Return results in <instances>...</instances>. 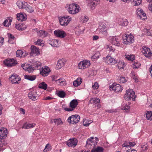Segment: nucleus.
Segmentation results:
<instances>
[{
  "instance_id": "1",
  "label": "nucleus",
  "mask_w": 152,
  "mask_h": 152,
  "mask_svg": "<svg viewBox=\"0 0 152 152\" xmlns=\"http://www.w3.org/2000/svg\"><path fill=\"white\" fill-rule=\"evenodd\" d=\"M41 63L39 61H36L33 63V65L37 69L39 70V72L41 75L45 76L48 75L50 72V68L47 66H45L44 68L41 66Z\"/></svg>"
},
{
  "instance_id": "2",
  "label": "nucleus",
  "mask_w": 152,
  "mask_h": 152,
  "mask_svg": "<svg viewBox=\"0 0 152 152\" xmlns=\"http://www.w3.org/2000/svg\"><path fill=\"white\" fill-rule=\"evenodd\" d=\"M66 7L68 12L72 14H75L78 13L80 10L79 5L75 4H70Z\"/></svg>"
},
{
  "instance_id": "3",
  "label": "nucleus",
  "mask_w": 152,
  "mask_h": 152,
  "mask_svg": "<svg viewBox=\"0 0 152 152\" xmlns=\"http://www.w3.org/2000/svg\"><path fill=\"white\" fill-rule=\"evenodd\" d=\"M135 93L132 89H128L126 91V93L124 96V99L127 100L132 99L134 101L135 99Z\"/></svg>"
},
{
  "instance_id": "4",
  "label": "nucleus",
  "mask_w": 152,
  "mask_h": 152,
  "mask_svg": "<svg viewBox=\"0 0 152 152\" xmlns=\"http://www.w3.org/2000/svg\"><path fill=\"white\" fill-rule=\"evenodd\" d=\"M99 141L98 138L97 137H92L88 139L86 141V145L89 148H90L92 146L93 147L95 146Z\"/></svg>"
},
{
  "instance_id": "5",
  "label": "nucleus",
  "mask_w": 152,
  "mask_h": 152,
  "mask_svg": "<svg viewBox=\"0 0 152 152\" xmlns=\"http://www.w3.org/2000/svg\"><path fill=\"white\" fill-rule=\"evenodd\" d=\"M80 119V116L78 115H75L69 117L67 121L70 124H75L78 123Z\"/></svg>"
},
{
  "instance_id": "6",
  "label": "nucleus",
  "mask_w": 152,
  "mask_h": 152,
  "mask_svg": "<svg viewBox=\"0 0 152 152\" xmlns=\"http://www.w3.org/2000/svg\"><path fill=\"white\" fill-rule=\"evenodd\" d=\"M134 42V37L131 34L128 36L126 35L123 37V43L124 44L128 45L132 44Z\"/></svg>"
},
{
  "instance_id": "7",
  "label": "nucleus",
  "mask_w": 152,
  "mask_h": 152,
  "mask_svg": "<svg viewBox=\"0 0 152 152\" xmlns=\"http://www.w3.org/2000/svg\"><path fill=\"white\" fill-rule=\"evenodd\" d=\"M71 17L67 16L62 17L59 19L61 25L63 26H67L71 20Z\"/></svg>"
},
{
  "instance_id": "8",
  "label": "nucleus",
  "mask_w": 152,
  "mask_h": 152,
  "mask_svg": "<svg viewBox=\"0 0 152 152\" xmlns=\"http://www.w3.org/2000/svg\"><path fill=\"white\" fill-rule=\"evenodd\" d=\"M91 64L90 61L84 60L80 62L78 65V68L81 69H84L89 67Z\"/></svg>"
},
{
  "instance_id": "9",
  "label": "nucleus",
  "mask_w": 152,
  "mask_h": 152,
  "mask_svg": "<svg viewBox=\"0 0 152 152\" xmlns=\"http://www.w3.org/2000/svg\"><path fill=\"white\" fill-rule=\"evenodd\" d=\"M78 104L77 100L74 99L72 100L69 103L70 108H65V110L67 111H70L73 110L76 107Z\"/></svg>"
},
{
  "instance_id": "10",
  "label": "nucleus",
  "mask_w": 152,
  "mask_h": 152,
  "mask_svg": "<svg viewBox=\"0 0 152 152\" xmlns=\"http://www.w3.org/2000/svg\"><path fill=\"white\" fill-rule=\"evenodd\" d=\"M142 54L147 58H150L152 56V53L149 48L146 46H144L142 48Z\"/></svg>"
},
{
  "instance_id": "11",
  "label": "nucleus",
  "mask_w": 152,
  "mask_h": 152,
  "mask_svg": "<svg viewBox=\"0 0 152 152\" xmlns=\"http://www.w3.org/2000/svg\"><path fill=\"white\" fill-rule=\"evenodd\" d=\"M17 62L13 58H8L3 61L4 64L8 67L13 66L16 65Z\"/></svg>"
},
{
  "instance_id": "12",
  "label": "nucleus",
  "mask_w": 152,
  "mask_h": 152,
  "mask_svg": "<svg viewBox=\"0 0 152 152\" xmlns=\"http://www.w3.org/2000/svg\"><path fill=\"white\" fill-rule=\"evenodd\" d=\"M110 90H112L116 92L121 91L123 88L119 84L114 83L110 86Z\"/></svg>"
},
{
  "instance_id": "13",
  "label": "nucleus",
  "mask_w": 152,
  "mask_h": 152,
  "mask_svg": "<svg viewBox=\"0 0 152 152\" xmlns=\"http://www.w3.org/2000/svg\"><path fill=\"white\" fill-rule=\"evenodd\" d=\"M33 62L32 63L33 65V63L35 61H33ZM33 66H34V67H32L29 65L23 64L21 65V66L25 71H28V72L30 73L33 72L34 69H37L36 68H35L34 66L33 65Z\"/></svg>"
},
{
  "instance_id": "14",
  "label": "nucleus",
  "mask_w": 152,
  "mask_h": 152,
  "mask_svg": "<svg viewBox=\"0 0 152 152\" xmlns=\"http://www.w3.org/2000/svg\"><path fill=\"white\" fill-rule=\"evenodd\" d=\"M104 60L105 62L108 64H114L117 62V61L113 58L112 57L110 56H108L105 58H104Z\"/></svg>"
},
{
  "instance_id": "15",
  "label": "nucleus",
  "mask_w": 152,
  "mask_h": 152,
  "mask_svg": "<svg viewBox=\"0 0 152 152\" xmlns=\"http://www.w3.org/2000/svg\"><path fill=\"white\" fill-rule=\"evenodd\" d=\"M137 14L139 18L142 20H145L147 18L146 14L141 8H139L136 10Z\"/></svg>"
},
{
  "instance_id": "16",
  "label": "nucleus",
  "mask_w": 152,
  "mask_h": 152,
  "mask_svg": "<svg viewBox=\"0 0 152 152\" xmlns=\"http://www.w3.org/2000/svg\"><path fill=\"white\" fill-rule=\"evenodd\" d=\"M54 34L57 37L61 38H63L66 36V33L62 30H55L54 31Z\"/></svg>"
},
{
  "instance_id": "17",
  "label": "nucleus",
  "mask_w": 152,
  "mask_h": 152,
  "mask_svg": "<svg viewBox=\"0 0 152 152\" xmlns=\"http://www.w3.org/2000/svg\"><path fill=\"white\" fill-rule=\"evenodd\" d=\"M98 29L100 32L105 36H107L108 33L106 27L103 24H101L99 27Z\"/></svg>"
},
{
  "instance_id": "18",
  "label": "nucleus",
  "mask_w": 152,
  "mask_h": 152,
  "mask_svg": "<svg viewBox=\"0 0 152 152\" xmlns=\"http://www.w3.org/2000/svg\"><path fill=\"white\" fill-rule=\"evenodd\" d=\"M7 129L4 127L0 128V139H3L7 137Z\"/></svg>"
},
{
  "instance_id": "19",
  "label": "nucleus",
  "mask_w": 152,
  "mask_h": 152,
  "mask_svg": "<svg viewBox=\"0 0 152 152\" xmlns=\"http://www.w3.org/2000/svg\"><path fill=\"white\" fill-rule=\"evenodd\" d=\"M77 140L75 139H70L66 142L67 145L69 147H74L77 145Z\"/></svg>"
},
{
  "instance_id": "20",
  "label": "nucleus",
  "mask_w": 152,
  "mask_h": 152,
  "mask_svg": "<svg viewBox=\"0 0 152 152\" xmlns=\"http://www.w3.org/2000/svg\"><path fill=\"white\" fill-rule=\"evenodd\" d=\"M31 52L30 53L31 56L34 55H38L39 54V51L38 48L34 45H32L31 47Z\"/></svg>"
},
{
  "instance_id": "21",
  "label": "nucleus",
  "mask_w": 152,
  "mask_h": 152,
  "mask_svg": "<svg viewBox=\"0 0 152 152\" xmlns=\"http://www.w3.org/2000/svg\"><path fill=\"white\" fill-rule=\"evenodd\" d=\"M28 96L30 99L34 101L37 100L38 98V95L37 94L36 91L34 90L29 93Z\"/></svg>"
},
{
  "instance_id": "22",
  "label": "nucleus",
  "mask_w": 152,
  "mask_h": 152,
  "mask_svg": "<svg viewBox=\"0 0 152 152\" xmlns=\"http://www.w3.org/2000/svg\"><path fill=\"white\" fill-rule=\"evenodd\" d=\"M66 62V59H62L59 60L56 65V67L58 69H59L63 67L65 64Z\"/></svg>"
},
{
  "instance_id": "23",
  "label": "nucleus",
  "mask_w": 152,
  "mask_h": 152,
  "mask_svg": "<svg viewBox=\"0 0 152 152\" xmlns=\"http://www.w3.org/2000/svg\"><path fill=\"white\" fill-rule=\"evenodd\" d=\"M111 42L114 45L117 46H119L120 45L119 39L116 37H111Z\"/></svg>"
},
{
  "instance_id": "24",
  "label": "nucleus",
  "mask_w": 152,
  "mask_h": 152,
  "mask_svg": "<svg viewBox=\"0 0 152 152\" xmlns=\"http://www.w3.org/2000/svg\"><path fill=\"white\" fill-rule=\"evenodd\" d=\"M88 3L90 6L91 9H94L97 4L99 0H87Z\"/></svg>"
},
{
  "instance_id": "25",
  "label": "nucleus",
  "mask_w": 152,
  "mask_h": 152,
  "mask_svg": "<svg viewBox=\"0 0 152 152\" xmlns=\"http://www.w3.org/2000/svg\"><path fill=\"white\" fill-rule=\"evenodd\" d=\"M26 15L22 13H18L17 14V19L19 21H22L25 20L26 18Z\"/></svg>"
},
{
  "instance_id": "26",
  "label": "nucleus",
  "mask_w": 152,
  "mask_h": 152,
  "mask_svg": "<svg viewBox=\"0 0 152 152\" xmlns=\"http://www.w3.org/2000/svg\"><path fill=\"white\" fill-rule=\"evenodd\" d=\"M9 79L12 84L18 83L20 80V77H10Z\"/></svg>"
},
{
  "instance_id": "27",
  "label": "nucleus",
  "mask_w": 152,
  "mask_h": 152,
  "mask_svg": "<svg viewBox=\"0 0 152 152\" xmlns=\"http://www.w3.org/2000/svg\"><path fill=\"white\" fill-rule=\"evenodd\" d=\"M16 4L19 8L20 9L25 8L27 5V3L26 2L21 1H18L16 3Z\"/></svg>"
},
{
  "instance_id": "28",
  "label": "nucleus",
  "mask_w": 152,
  "mask_h": 152,
  "mask_svg": "<svg viewBox=\"0 0 152 152\" xmlns=\"http://www.w3.org/2000/svg\"><path fill=\"white\" fill-rule=\"evenodd\" d=\"M85 30V28L84 26L79 27L78 29H77L75 31V33L77 35H79L83 34Z\"/></svg>"
},
{
  "instance_id": "29",
  "label": "nucleus",
  "mask_w": 152,
  "mask_h": 152,
  "mask_svg": "<svg viewBox=\"0 0 152 152\" xmlns=\"http://www.w3.org/2000/svg\"><path fill=\"white\" fill-rule=\"evenodd\" d=\"M16 28L19 30H24L26 27L25 25L22 23L16 24H15Z\"/></svg>"
},
{
  "instance_id": "30",
  "label": "nucleus",
  "mask_w": 152,
  "mask_h": 152,
  "mask_svg": "<svg viewBox=\"0 0 152 152\" xmlns=\"http://www.w3.org/2000/svg\"><path fill=\"white\" fill-rule=\"evenodd\" d=\"M36 124L34 123L31 124L25 123L23 125L22 128L25 129H28L31 128H33L35 126Z\"/></svg>"
},
{
  "instance_id": "31",
  "label": "nucleus",
  "mask_w": 152,
  "mask_h": 152,
  "mask_svg": "<svg viewBox=\"0 0 152 152\" xmlns=\"http://www.w3.org/2000/svg\"><path fill=\"white\" fill-rule=\"evenodd\" d=\"M82 82V79L80 77H78L73 82V85L74 86L77 87L79 86Z\"/></svg>"
},
{
  "instance_id": "32",
  "label": "nucleus",
  "mask_w": 152,
  "mask_h": 152,
  "mask_svg": "<svg viewBox=\"0 0 152 152\" xmlns=\"http://www.w3.org/2000/svg\"><path fill=\"white\" fill-rule=\"evenodd\" d=\"M35 7L34 6L32 5V6L28 5L25 8L26 10L29 13H31L34 12Z\"/></svg>"
},
{
  "instance_id": "33",
  "label": "nucleus",
  "mask_w": 152,
  "mask_h": 152,
  "mask_svg": "<svg viewBox=\"0 0 152 152\" xmlns=\"http://www.w3.org/2000/svg\"><path fill=\"white\" fill-rule=\"evenodd\" d=\"M50 44L52 46L56 47L58 46L59 41L56 39L50 40Z\"/></svg>"
},
{
  "instance_id": "34",
  "label": "nucleus",
  "mask_w": 152,
  "mask_h": 152,
  "mask_svg": "<svg viewBox=\"0 0 152 152\" xmlns=\"http://www.w3.org/2000/svg\"><path fill=\"white\" fill-rule=\"evenodd\" d=\"M125 66L124 63L123 61H120L117 65V67L119 69H122L124 68Z\"/></svg>"
},
{
  "instance_id": "35",
  "label": "nucleus",
  "mask_w": 152,
  "mask_h": 152,
  "mask_svg": "<svg viewBox=\"0 0 152 152\" xmlns=\"http://www.w3.org/2000/svg\"><path fill=\"white\" fill-rule=\"evenodd\" d=\"M12 20L9 18H7L5 20L3 23V25L7 27H8L11 25Z\"/></svg>"
},
{
  "instance_id": "36",
  "label": "nucleus",
  "mask_w": 152,
  "mask_h": 152,
  "mask_svg": "<svg viewBox=\"0 0 152 152\" xmlns=\"http://www.w3.org/2000/svg\"><path fill=\"white\" fill-rule=\"evenodd\" d=\"M48 33L47 32H45L43 30H40L38 32V35L42 37H44L47 36Z\"/></svg>"
},
{
  "instance_id": "37",
  "label": "nucleus",
  "mask_w": 152,
  "mask_h": 152,
  "mask_svg": "<svg viewBox=\"0 0 152 152\" xmlns=\"http://www.w3.org/2000/svg\"><path fill=\"white\" fill-rule=\"evenodd\" d=\"M89 102L91 104H96L100 102V100L99 99L97 98H94L91 99Z\"/></svg>"
},
{
  "instance_id": "38",
  "label": "nucleus",
  "mask_w": 152,
  "mask_h": 152,
  "mask_svg": "<svg viewBox=\"0 0 152 152\" xmlns=\"http://www.w3.org/2000/svg\"><path fill=\"white\" fill-rule=\"evenodd\" d=\"M47 85L45 82H42L39 84L38 87L40 88L46 90L47 89Z\"/></svg>"
},
{
  "instance_id": "39",
  "label": "nucleus",
  "mask_w": 152,
  "mask_h": 152,
  "mask_svg": "<svg viewBox=\"0 0 152 152\" xmlns=\"http://www.w3.org/2000/svg\"><path fill=\"white\" fill-rule=\"evenodd\" d=\"M106 48L110 52H112L113 53H117V51L115 49L113 48L110 45H107L106 46Z\"/></svg>"
},
{
  "instance_id": "40",
  "label": "nucleus",
  "mask_w": 152,
  "mask_h": 152,
  "mask_svg": "<svg viewBox=\"0 0 152 152\" xmlns=\"http://www.w3.org/2000/svg\"><path fill=\"white\" fill-rule=\"evenodd\" d=\"M129 104L128 103L124 104L123 105L122 109L125 110L126 112H128L129 111Z\"/></svg>"
},
{
  "instance_id": "41",
  "label": "nucleus",
  "mask_w": 152,
  "mask_h": 152,
  "mask_svg": "<svg viewBox=\"0 0 152 152\" xmlns=\"http://www.w3.org/2000/svg\"><path fill=\"white\" fill-rule=\"evenodd\" d=\"M103 148L101 147L98 146L96 148H93L91 150V152H103Z\"/></svg>"
},
{
  "instance_id": "42",
  "label": "nucleus",
  "mask_w": 152,
  "mask_h": 152,
  "mask_svg": "<svg viewBox=\"0 0 152 152\" xmlns=\"http://www.w3.org/2000/svg\"><path fill=\"white\" fill-rule=\"evenodd\" d=\"M125 58L128 60L132 61L135 58L134 56L133 55L126 54Z\"/></svg>"
},
{
  "instance_id": "43",
  "label": "nucleus",
  "mask_w": 152,
  "mask_h": 152,
  "mask_svg": "<svg viewBox=\"0 0 152 152\" xmlns=\"http://www.w3.org/2000/svg\"><path fill=\"white\" fill-rule=\"evenodd\" d=\"M146 117L148 120H152V111H148L146 113Z\"/></svg>"
},
{
  "instance_id": "44",
  "label": "nucleus",
  "mask_w": 152,
  "mask_h": 152,
  "mask_svg": "<svg viewBox=\"0 0 152 152\" xmlns=\"http://www.w3.org/2000/svg\"><path fill=\"white\" fill-rule=\"evenodd\" d=\"M128 22L126 19L122 20L119 23V24L122 26H126L128 24Z\"/></svg>"
},
{
  "instance_id": "45",
  "label": "nucleus",
  "mask_w": 152,
  "mask_h": 152,
  "mask_svg": "<svg viewBox=\"0 0 152 152\" xmlns=\"http://www.w3.org/2000/svg\"><path fill=\"white\" fill-rule=\"evenodd\" d=\"M66 94L65 92L63 91H59L57 93V95L59 97L62 98H64Z\"/></svg>"
},
{
  "instance_id": "46",
  "label": "nucleus",
  "mask_w": 152,
  "mask_h": 152,
  "mask_svg": "<svg viewBox=\"0 0 152 152\" xmlns=\"http://www.w3.org/2000/svg\"><path fill=\"white\" fill-rule=\"evenodd\" d=\"M54 122L55 124H56L57 125H58L61 124L62 122L60 118L55 119L52 121V122Z\"/></svg>"
},
{
  "instance_id": "47",
  "label": "nucleus",
  "mask_w": 152,
  "mask_h": 152,
  "mask_svg": "<svg viewBox=\"0 0 152 152\" xmlns=\"http://www.w3.org/2000/svg\"><path fill=\"white\" fill-rule=\"evenodd\" d=\"M23 52L20 50H18L16 52V56L17 57H23L25 56L24 55H23Z\"/></svg>"
},
{
  "instance_id": "48",
  "label": "nucleus",
  "mask_w": 152,
  "mask_h": 152,
  "mask_svg": "<svg viewBox=\"0 0 152 152\" xmlns=\"http://www.w3.org/2000/svg\"><path fill=\"white\" fill-rule=\"evenodd\" d=\"M99 56H100V53L97 52L91 57V58L93 60H96L99 58Z\"/></svg>"
},
{
  "instance_id": "49",
  "label": "nucleus",
  "mask_w": 152,
  "mask_h": 152,
  "mask_svg": "<svg viewBox=\"0 0 152 152\" xmlns=\"http://www.w3.org/2000/svg\"><path fill=\"white\" fill-rule=\"evenodd\" d=\"M7 35H8V37H9V40H8V42H9L11 43V44H12L13 43V42H11V40H15V37H14V36L12 34H10L8 33L7 34Z\"/></svg>"
},
{
  "instance_id": "50",
  "label": "nucleus",
  "mask_w": 152,
  "mask_h": 152,
  "mask_svg": "<svg viewBox=\"0 0 152 152\" xmlns=\"http://www.w3.org/2000/svg\"><path fill=\"white\" fill-rule=\"evenodd\" d=\"M118 82L121 83H124L127 81V78L124 77H121L119 79H118Z\"/></svg>"
},
{
  "instance_id": "51",
  "label": "nucleus",
  "mask_w": 152,
  "mask_h": 152,
  "mask_svg": "<svg viewBox=\"0 0 152 152\" xmlns=\"http://www.w3.org/2000/svg\"><path fill=\"white\" fill-rule=\"evenodd\" d=\"M81 22L83 23H86L88 20V18L86 16H81Z\"/></svg>"
},
{
  "instance_id": "52",
  "label": "nucleus",
  "mask_w": 152,
  "mask_h": 152,
  "mask_svg": "<svg viewBox=\"0 0 152 152\" xmlns=\"http://www.w3.org/2000/svg\"><path fill=\"white\" fill-rule=\"evenodd\" d=\"M144 31L147 32V35L152 36V28L150 29H144Z\"/></svg>"
},
{
  "instance_id": "53",
  "label": "nucleus",
  "mask_w": 152,
  "mask_h": 152,
  "mask_svg": "<svg viewBox=\"0 0 152 152\" xmlns=\"http://www.w3.org/2000/svg\"><path fill=\"white\" fill-rule=\"evenodd\" d=\"M34 43L35 45L41 46L43 44L42 41L40 39H38Z\"/></svg>"
},
{
  "instance_id": "54",
  "label": "nucleus",
  "mask_w": 152,
  "mask_h": 152,
  "mask_svg": "<svg viewBox=\"0 0 152 152\" xmlns=\"http://www.w3.org/2000/svg\"><path fill=\"white\" fill-rule=\"evenodd\" d=\"M140 64L138 62H135L133 65V68H137L140 67Z\"/></svg>"
},
{
  "instance_id": "55",
  "label": "nucleus",
  "mask_w": 152,
  "mask_h": 152,
  "mask_svg": "<svg viewBox=\"0 0 152 152\" xmlns=\"http://www.w3.org/2000/svg\"><path fill=\"white\" fill-rule=\"evenodd\" d=\"M89 75L90 76H94L96 75V72L95 71H93V70H89L88 71Z\"/></svg>"
},
{
  "instance_id": "56",
  "label": "nucleus",
  "mask_w": 152,
  "mask_h": 152,
  "mask_svg": "<svg viewBox=\"0 0 152 152\" xmlns=\"http://www.w3.org/2000/svg\"><path fill=\"white\" fill-rule=\"evenodd\" d=\"M135 5H138L141 3L142 0H132Z\"/></svg>"
},
{
  "instance_id": "57",
  "label": "nucleus",
  "mask_w": 152,
  "mask_h": 152,
  "mask_svg": "<svg viewBox=\"0 0 152 152\" xmlns=\"http://www.w3.org/2000/svg\"><path fill=\"white\" fill-rule=\"evenodd\" d=\"M25 79H28L31 81L34 80L36 78V77H24Z\"/></svg>"
},
{
  "instance_id": "58",
  "label": "nucleus",
  "mask_w": 152,
  "mask_h": 152,
  "mask_svg": "<svg viewBox=\"0 0 152 152\" xmlns=\"http://www.w3.org/2000/svg\"><path fill=\"white\" fill-rule=\"evenodd\" d=\"M55 81H56L58 83H59V84H61L63 83H65L64 79L62 78H61L58 80H55Z\"/></svg>"
},
{
  "instance_id": "59",
  "label": "nucleus",
  "mask_w": 152,
  "mask_h": 152,
  "mask_svg": "<svg viewBox=\"0 0 152 152\" xmlns=\"http://www.w3.org/2000/svg\"><path fill=\"white\" fill-rule=\"evenodd\" d=\"M99 86L98 83L96 82L94 83V85H93L92 86V87L94 89H97L98 88Z\"/></svg>"
},
{
  "instance_id": "60",
  "label": "nucleus",
  "mask_w": 152,
  "mask_h": 152,
  "mask_svg": "<svg viewBox=\"0 0 152 152\" xmlns=\"http://www.w3.org/2000/svg\"><path fill=\"white\" fill-rule=\"evenodd\" d=\"M129 147H133L136 144L134 142H129Z\"/></svg>"
},
{
  "instance_id": "61",
  "label": "nucleus",
  "mask_w": 152,
  "mask_h": 152,
  "mask_svg": "<svg viewBox=\"0 0 152 152\" xmlns=\"http://www.w3.org/2000/svg\"><path fill=\"white\" fill-rule=\"evenodd\" d=\"M129 142H125L123 144V146L126 147H129Z\"/></svg>"
},
{
  "instance_id": "62",
  "label": "nucleus",
  "mask_w": 152,
  "mask_h": 152,
  "mask_svg": "<svg viewBox=\"0 0 152 152\" xmlns=\"http://www.w3.org/2000/svg\"><path fill=\"white\" fill-rule=\"evenodd\" d=\"M4 38L3 37H0V45H2L3 44Z\"/></svg>"
},
{
  "instance_id": "63",
  "label": "nucleus",
  "mask_w": 152,
  "mask_h": 152,
  "mask_svg": "<svg viewBox=\"0 0 152 152\" xmlns=\"http://www.w3.org/2000/svg\"><path fill=\"white\" fill-rule=\"evenodd\" d=\"M126 152H137V151L134 149H128V150Z\"/></svg>"
},
{
  "instance_id": "64",
  "label": "nucleus",
  "mask_w": 152,
  "mask_h": 152,
  "mask_svg": "<svg viewBox=\"0 0 152 152\" xmlns=\"http://www.w3.org/2000/svg\"><path fill=\"white\" fill-rule=\"evenodd\" d=\"M148 8L149 10H150L151 12H152V4H149L148 7Z\"/></svg>"
}]
</instances>
